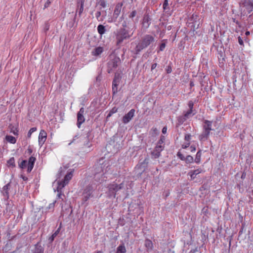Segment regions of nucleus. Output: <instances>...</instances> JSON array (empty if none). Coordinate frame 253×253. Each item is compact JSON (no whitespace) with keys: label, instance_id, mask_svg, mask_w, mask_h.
<instances>
[{"label":"nucleus","instance_id":"nucleus-24","mask_svg":"<svg viewBox=\"0 0 253 253\" xmlns=\"http://www.w3.org/2000/svg\"><path fill=\"white\" fill-rule=\"evenodd\" d=\"M95 17L99 22H102L105 18V15L101 16V11H98L95 13Z\"/></svg>","mask_w":253,"mask_h":253},{"label":"nucleus","instance_id":"nucleus-17","mask_svg":"<svg viewBox=\"0 0 253 253\" xmlns=\"http://www.w3.org/2000/svg\"><path fill=\"white\" fill-rule=\"evenodd\" d=\"M86 137H84V135H79V134L76 135L72 140L69 143V145H71L72 143H78L79 141L81 142L83 139H85Z\"/></svg>","mask_w":253,"mask_h":253},{"label":"nucleus","instance_id":"nucleus-5","mask_svg":"<svg viewBox=\"0 0 253 253\" xmlns=\"http://www.w3.org/2000/svg\"><path fill=\"white\" fill-rule=\"evenodd\" d=\"M74 169H73L70 172L65 175L63 180L60 181L58 182V186L57 188V191L58 193V197L60 198L61 195V189L64 188L66 184H67L69 181L71 179L73 175Z\"/></svg>","mask_w":253,"mask_h":253},{"label":"nucleus","instance_id":"nucleus-48","mask_svg":"<svg viewBox=\"0 0 253 253\" xmlns=\"http://www.w3.org/2000/svg\"><path fill=\"white\" fill-rule=\"evenodd\" d=\"M49 29V25L48 23H45L44 24V31L46 33Z\"/></svg>","mask_w":253,"mask_h":253},{"label":"nucleus","instance_id":"nucleus-20","mask_svg":"<svg viewBox=\"0 0 253 253\" xmlns=\"http://www.w3.org/2000/svg\"><path fill=\"white\" fill-rule=\"evenodd\" d=\"M202 171V170L201 169H198L190 171L188 174L190 175L191 179L193 180L196 178V175L200 173Z\"/></svg>","mask_w":253,"mask_h":253},{"label":"nucleus","instance_id":"nucleus-53","mask_svg":"<svg viewBox=\"0 0 253 253\" xmlns=\"http://www.w3.org/2000/svg\"><path fill=\"white\" fill-rule=\"evenodd\" d=\"M238 42L240 45H243V43H244L243 41L242 40V39L240 37H238Z\"/></svg>","mask_w":253,"mask_h":253},{"label":"nucleus","instance_id":"nucleus-51","mask_svg":"<svg viewBox=\"0 0 253 253\" xmlns=\"http://www.w3.org/2000/svg\"><path fill=\"white\" fill-rule=\"evenodd\" d=\"M193 106H194L193 102L192 101H190L188 102V107L189 108V109L193 110Z\"/></svg>","mask_w":253,"mask_h":253},{"label":"nucleus","instance_id":"nucleus-9","mask_svg":"<svg viewBox=\"0 0 253 253\" xmlns=\"http://www.w3.org/2000/svg\"><path fill=\"white\" fill-rule=\"evenodd\" d=\"M151 16L149 13L146 12L144 15L142 21V28L144 30L147 29L151 24Z\"/></svg>","mask_w":253,"mask_h":253},{"label":"nucleus","instance_id":"nucleus-15","mask_svg":"<svg viewBox=\"0 0 253 253\" xmlns=\"http://www.w3.org/2000/svg\"><path fill=\"white\" fill-rule=\"evenodd\" d=\"M90 135V133L88 132L85 136L84 135V137H86L85 139H83L81 141L84 143V146L87 148H90L92 146V144L90 141V140L91 139Z\"/></svg>","mask_w":253,"mask_h":253},{"label":"nucleus","instance_id":"nucleus-35","mask_svg":"<svg viewBox=\"0 0 253 253\" xmlns=\"http://www.w3.org/2000/svg\"><path fill=\"white\" fill-rule=\"evenodd\" d=\"M187 119V118L184 115L179 116L178 119V124H183Z\"/></svg>","mask_w":253,"mask_h":253},{"label":"nucleus","instance_id":"nucleus-3","mask_svg":"<svg viewBox=\"0 0 253 253\" xmlns=\"http://www.w3.org/2000/svg\"><path fill=\"white\" fill-rule=\"evenodd\" d=\"M133 33L124 28H120L115 32L116 44L118 48L132 37Z\"/></svg>","mask_w":253,"mask_h":253},{"label":"nucleus","instance_id":"nucleus-58","mask_svg":"<svg viewBox=\"0 0 253 253\" xmlns=\"http://www.w3.org/2000/svg\"><path fill=\"white\" fill-rule=\"evenodd\" d=\"M246 177V173L243 172L241 175V178L244 179Z\"/></svg>","mask_w":253,"mask_h":253},{"label":"nucleus","instance_id":"nucleus-10","mask_svg":"<svg viewBox=\"0 0 253 253\" xmlns=\"http://www.w3.org/2000/svg\"><path fill=\"white\" fill-rule=\"evenodd\" d=\"M123 5V2H119L116 4L114 11L113 18L111 20L109 21V22H112L113 21V19H114V21L116 20L121 12Z\"/></svg>","mask_w":253,"mask_h":253},{"label":"nucleus","instance_id":"nucleus-38","mask_svg":"<svg viewBox=\"0 0 253 253\" xmlns=\"http://www.w3.org/2000/svg\"><path fill=\"white\" fill-rule=\"evenodd\" d=\"M37 128L36 127H34L31 128L29 130V132L28 133L27 137L28 138H30L31 137L32 133H33L34 132L36 131L37 130Z\"/></svg>","mask_w":253,"mask_h":253},{"label":"nucleus","instance_id":"nucleus-26","mask_svg":"<svg viewBox=\"0 0 253 253\" xmlns=\"http://www.w3.org/2000/svg\"><path fill=\"white\" fill-rule=\"evenodd\" d=\"M28 162L27 160H22L20 162V160L18 161V166L19 167L22 169H25L26 168H28Z\"/></svg>","mask_w":253,"mask_h":253},{"label":"nucleus","instance_id":"nucleus-21","mask_svg":"<svg viewBox=\"0 0 253 253\" xmlns=\"http://www.w3.org/2000/svg\"><path fill=\"white\" fill-rule=\"evenodd\" d=\"M144 246L146 248L147 251L152 250L153 247L152 241L149 239L145 240Z\"/></svg>","mask_w":253,"mask_h":253},{"label":"nucleus","instance_id":"nucleus-27","mask_svg":"<svg viewBox=\"0 0 253 253\" xmlns=\"http://www.w3.org/2000/svg\"><path fill=\"white\" fill-rule=\"evenodd\" d=\"M126 252V249L124 245H121L117 248V251L116 253H125Z\"/></svg>","mask_w":253,"mask_h":253},{"label":"nucleus","instance_id":"nucleus-64","mask_svg":"<svg viewBox=\"0 0 253 253\" xmlns=\"http://www.w3.org/2000/svg\"><path fill=\"white\" fill-rule=\"evenodd\" d=\"M95 253H102V251H97V252Z\"/></svg>","mask_w":253,"mask_h":253},{"label":"nucleus","instance_id":"nucleus-8","mask_svg":"<svg viewBox=\"0 0 253 253\" xmlns=\"http://www.w3.org/2000/svg\"><path fill=\"white\" fill-rule=\"evenodd\" d=\"M121 77L119 74L116 73L112 82V94L115 95L118 92V86L120 84Z\"/></svg>","mask_w":253,"mask_h":253},{"label":"nucleus","instance_id":"nucleus-40","mask_svg":"<svg viewBox=\"0 0 253 253\" xmlns=\"http://www.w3.org/2000/svg\"><path fill=\"white\" fill-rule=\"evenodd\" d=\"M98 4H99L102 7L105 8L106 6V3L105 0H100L98 2Z\"/></svg>","mask_w":253,"mask_h":253},{"label":"nucleus","instance_id":"nucleus-37","mask_svg":"<svg viewBox=\"0 0 253 253\" xmlns=\"http://www.w3.org/2000/svg\"><path fill=\"white\" fill-rule=\"evenodd\" d=\"M163 7L164 10L168 11L169 9V7L168 0H164Z\"/></svg>","mask_w":253,"mask_h":253},{"label":"nucleus","instance_id":"nucleus-6","mask_svg":"<svg viewBox=\"0 0 253 253\" xmlns=\"http://www.w3.org/2000/svg\"><path fill=\"white\" fill-rule=\"evenodd\" d=\"M124 186L123 183H121L120 184H117L116 183H113L110 184L107 186L108 189V195L109 197H114L115 198L117 192L123 188Z\"/></svg>","mask_w":253,"mask_h":253},{"label":"nucleus","instance_id":"nucleus-47","mask_svg":"<svg viewBox=\"0 0 253 253\" xmlns=\"http://www.w3.org/2000/svg\"><path fill=\"white\" fill-rule=\"evenodd\" d=\"M84 0H77V4L78 7H79V5H84Z\"/></svg>","mask_w":253,"mask_h":253},{"label":"nucleus","instance_id":"nucleus-44","mask_svg":"<svg viewBox=\"0 0 253 253\" xmlns=\"http://www.w3.org/2000/svg\"><path fill=\"white\" fill-rule=\"evenodd\" d=\"M79 10H77V12H78L79 15L81 16L84 10V5H79Z\"/></svg>","mask_w":253,"mask_h":253},{"label":"nucleus","instance_id":"nucleus-19","mask_svg":"<svg viewBox=\"0 0 253 253\" xmlns=\"http://www.w3.org/2000/svg\"><path fill=\"white\" fill-rule=\"evenodd\" d=\"M10 187V183H7L3 186L2 188V193L3 196L7 199L9 198V190Z\"/></svg>","mask_w":253,"mask_h":253},{"label":"nucleus","instance_id":"nucleus-4","mask_svg":"<svg viewBox=\"0 0 253 253\" xmlns=\"http://www.w3.org/2000/svg\"><path fill=\"white\" fill-rule=\"evenodd\" d=\"M211 126V121L204 120L203 125V131L199 136V139L200 141H205L208 139L210 131L212 130Z\"/></svg>","mask_w":253,"mask_h":253},{"label":"nucleus","instance_id":"nucleus-52","mask_svg":"<svg viewBox=\"0 0 253 253\" xmlns=\"http://www.w3.org/2000/svg\"><path fill=\"white\" fill-rule=\"evenodd\" d=\"M157 66V63L156 62L153 63L151 65V71H153L154 69H155V68H156Z\"/></svg>","mask_w":253,"mask_h":253},{"label":"nucleus","instance_id":"nucleus-2","mask_svg":"<svg viewBox=\"0 0 253 253\" xmlns=\"http://www.w3.org/2000/svg\"><path fill=\"white\" fill-rule=\"evenodd\" d=\"M155 41V37L151 35L146 34L142 37L141 40L132 50V52L135 55L139 53L144 48L150 46Z\"/></svg>","mask_w":253,"mask_h":253},{"label":"nucleus","instance_id":"nucleus-61","mask_svg":"<svg viewBox=\"0 0 253 253\" xmlns=\"http://www.w3.org/2000/svg\"><path fill=\"white\" fill-rule=\"evenodd\" d=\"M190 85L191 87H192L194 85V84L193 83V82H190Z\"/></svg>","mask_w":253,"mask_h":253},{"label":"nucleus","instance_id":"nucleus-60","mask_svg":"<svg viewBox=\"0 0 253 253\" xmlns=\"http://www.w3.org/2000/svg\"><path fill=\"white\" fill-rule=\"evenodd\" d=\"M8 244H6L5 247L3 248V250H7L8 249Z\"/></svg>","mask_w":253,"mask_h":253},{"label":"nucleus","instance_id":"nucleus-55","mask_svg":"<svg viewBox=\"0 0 253 253\" xmlns=\"http://www.w3.org/2000/svg\"><path fill=\"white\" fill-rule=\"evenodd\" d=\"M21 177L23 179V180L24 181H27L28 180V177L23 175H21Z\"/></svg>","mask_w":253,"mask_h":253},{"label":"nucleus","instance_id":"nucleus-28","mask_svg":"<svg viewBox=\"0 0 253 253\" xmlns=\"http://www.w3.org/2000/svg\"><path fill=\"white\" fill-rule=\"evenodd\" d=\"M5 139L8 142L12 144H15L16 142V138L14 136L11 135H6L5 137Z\"/></svg>","mask_w":253,"mask_h":253},{"label":"nucleus","instance_id":"nucleus-46","mask_svg":"<svg viewBox=\"0 0 253 253\" xmlns=\"http://www.w3.org/2000/svg\"><path fill=\"white\" fill-rule=\"evenodd\" d=\"M6 236H7V238H8L9 240H12L14 238V236H13V237H11L10 236V232L9 230L7 231V232H6Z\"/></svg>","mask_w":253,"mask_h":253},{"label":"nucleus","instance_id":"nucleus-54","mask_svg":"<svg viewBox=\"0 0 253 253\" xmlns=\"http://www.w3.org/2000/svg\"><path fill=\"white\" fill-rule=\"evenodd\" d=\"M190 151L192 152L195 151V150H196L195 146H193V145L191 146L190 147Z\"/></svg>","mask_w":253,"mask_h":253},{"label":"nucleus","instance_id":"nucleus-33","mask_svg":"<svg viewBox=\"0 0 253 253\" xmlns=\"http://www.w3.org/2000/svg\"><path fill=\"white\" fill-rule=\"evenodd\" d=\"M118 111V109L116 107H113L109 112L107 116V119L110 118L113 114L116 113Z\"/></svg>","mask_w":253,"mask_h":253},{"label":"nucleus","instance_id":"nucleus-42","mask_svg":"<svg viewBox=\"0 0 253 253\" xmlns=\"http://www.w3.org/2000/svg\"><path fill=\"white\" fill-rule=\"evenodd\" d=\"M192 112L193 110L189 109L184 115L188 119L192 113Z\"/></svg>","mask_w":253,"mask_h":253},{"label":"nucleus","instance_id":"nucleus-1","mask_svg":"<svg viewBox=\"0 0 253 253\" xmlns=\"http://www.w3.org/2000/svg\"><path fill=\"white\" fill-rule=\"evenodd\" d=\"M102 160H99V165L101 166L100 168L101 169L102 174L97 173L95 174L94 180L84 189L83 193V201L84 203L86 202L90 197H93L92 192L96 188L97 185L105 180L103 175L107 171L106 169L108 168V165L107 163L105 164L101 163Z\"/></svg>","mask_w":253,"mask_h":253},{"label":"nucleus","instance_id":"nucleus-25","mask_svg":"<svg viewBox=\"0 0 253 253\" xmlns=\"http://www.w3.org/2000/svg\"><path fill=\"white\" fill-rule=\"evenodd\" d=\"M60 230V226L56 230V231L49 238L48 241L51 243L54 240L55 237L59 234Z\"/></svg>","mask_w":253,"mask_h":253},{"label":"nucleus","instance_id":"nucleus-18","mask_svg":"<svg viewBox=\"0 0 253 253\" xmlns=\"http://www.w3.org/2000/svg\"><path fill=\"white\" fill-rule=\"evenodd\" d=\"M104 49L103 47L98 46L95 48L92 51L91 54L93 56H97L100 55L103 51Z\"/></svg>","mask_w":253,"mask_h":253},{"label":"nucleus","instance_id":"nucleus-32","mask_svg":"<svg viewBox=\"0 0 253 253\" xmlns=\"http://www.w3.org/2000/svg\"><path fill=\"white\" fill-rule=\"evenodd\" d=\"M201 155H202L201 150H200L197 152L196 155L195 162L196 163L199 164L200 162Z\"/></svg>","mask_w":253,"mask_h":253},{"label":"nucleus","instance_id":"nucleus-13","mask_svg":"<svg viewBox=\"0 0 253 253\" xmlns=\"http://www.w3.org/2000/svg\"><path fill=\"white\" fill-rule=\"evenodd\" d=\"M135 110L131 109L127 114H126L123 118L122 121L123 123L127 124L133 117L134 115Z\"/></svg>","mask_w":253,"mask_h":253},{"label":"nucleus","instance_id":"nucleus-49","mask_svg":"<svg viewBox=\"0 0 253 253\" xmlns=\"http://www.w3.org/2000/svg\"><path fill=\"white\" fill-rule=\"evenodd\" d=\"M52 0H47L44 4V8H47L49 6Z\"/></svg>","mask_w":253,"mask_h":253},{"label":"nucleus","instance_id":"nucleus-31","mask_svg":"<svg viewBox=\"0 0 253 253\" xmlns=\"http://www.w3.org/2000/svg\"><path fill=\"white\" fill-rule=\"evenodd\" d=\"M56 202V201L54 202H52V203H50L48 207H47L45 210V212H48V211H53V210H54V206H55V203Z\"/></svg>","mask_w":253,"mask_h":253},{"label":"nucleus","instance_id":"nucleus-62","mask_svg":"<svg viewBox=\"0 0 253 253\" xmlns=\"http://www.w3.org/2000/svg\"><path fill=\"white\" fill-rule=\"evenodd\" d=\"M122 26H123V27H122V28H125L126 27V23H123V25H122Z\"/></svg>","mask_w":253,"mask_h":253},{"label":"nucleus","instance_id":"nucleus-59","mask_svg":"<svg viewBox=\"0 0 253 253\" xmlns=\"http://www.w3.org/2000/svg\"><path fill=\"white\" fill-rule=\"evenodd\" d=\"M189 145H190V143H187L186 145H185V146H184L183 145V146H182V147H183V148H186L187 147H189Z\"/></svg>","mask_w":253,"mask_h":253},{"label":"nucleus","instance_id":"nucleus-43","mask_svg":"<svg viewBox=\"0 0 253 253\" xmlns=\"http://www.w3.org/2000/svg\"><path fill=\"white\" fill-rule=\"evenodd\" d=\"M177 156L180 160L185 161V157L179 152L177 153Z\"/></svg>","mask_w":253,"mask_h":253},{"label":"nucleus","instance_id":"nucleus-23","mask_svg":"<svg viewBox=\"0 0 253 253\" xmlns=\"http://www.w3.org/2000/svg\"><path fill=\"white\" fill-rule=\"evenodd\" d=\"M97 29L98 33L100 35H103L105 33V32L106 31V29L104 25H101V24L97 26Z\"/></svg>","mask_w":253,"mask_h":253},{"label":"nucleus","instance_id":"nucleus-41","mask_svg":"<svg viewBox=\"0 0 253 253\" xmlns=\"http://www.w3.org/2000/svg\"><path fill=\"white\" fill-rule=\"evenodd\" d=\"M166 44L165 42H163L161 43L160 45L159 50L161 51H163L166 47Z\"/></svg>","mask_w":253,"mask_h":253},{"label":"nucleus","instance_id":"nucleus-11","mask_svg":"<svg viewBox=\"0 0 253 253\" xmlns=\"http://www.w3.org/2000/svg\"><path fill=\"white\" fill-rule=\"evenodd\" d=\"M84 108L83 107L80 109V111L77 114V126L79 128L80 127L81 125L84 122L85 119L84 117Z\"/></svg>","mask_w":253,"mask_h":253},{"label":"nucleus","instance_id":"nucleus-29","mask_svg":"<svg viewBox=\"0 0 253 253\" xmlns=\"http://www.w3.org/2000/svg\"><path fill=\"white\" fill-rule=\"evenodd\" d=\"M7 165L8 167L14 168L15 167V160L14 157L11 158L9 160L7 161Z\"/></svg>","mask_w":253,"mask_h":253},{"label":"nucleus","instance_id":"nucleus-63","mask_svg":"<svg viewBox=\"0 0 253 253\" xmlns=\"http://www.w3.org/2000/svg\"><path fill=\"white\" fill-rule=\"evenodd\" d=\"M18 249L17 248L16 250H15L14 251L12 252V253H17Z\"/></svg>","mask_w":253,"mask_h":253},{"label":"nucleus","instance_id":"nucleus-50","mask_svg":"<svg viewBox=\"0 0 253 253\" xmlns=\"http://www.w3.org/2000/svg\"><path fill=\"white\" fill-rule=\"evenodd\" d=\"M191 135L190 134H187L185 135L184 139L186 141H189L191 139Z\"/></svg>","mask_w":253,"mask_h":253},{"label":"nucleus","instance_id":"nucleus-57","mask_svg":"<svg viewBox=\"0 0 253 253\" xmlns=\"http://www.w3.org/2000/svg\"><path fill=\"white\" fill-rule=\"evenodd\" d=\"M28 153H29L30 154H31L32 153L33 150H32V149L31 148H29L28 149Z\"/></svg>","mask_w":253,"mask_h":253},{"label":"nucleus","instance_id":"nucleus-34","mask_svg":"<svg viewBox=\"0 0 253 253\" xmlns=\"http://www.w3.org/2000/svg\"><path fill=\"white\" fill-rule=\"evenodd\" d=\"M184 161L187 164L193 163L194 161L193 157L191 155H188L186 156V157H185Z\"/></svg>","mask_w":253,"mask_h":253},{"label":"nucleus","instance_id":"nucleus-45","mask_svg":"<svg viewBox=\"0 0 253 253\" xmlns=\"http://www.w3.org/2000/svg\"><path fill=\"white\" fill-rule=\"evenodd\" d=\"M136 13L137 12L136 10H133L129 15V17L130 18H133L135 16Z\"/></svg>","mask_w":253,"mask_h":253},{"label":"nucleus","instance_id":"nucleus-22","mask_svg":"<svg viewBox=\"0 0 253 253\" xmlns=\"http://www.w3.org/2000/svg\"><path fill=\"white\" fill-rule=\"evenodd\" d=\"M44 248L38 243L35 245V251L34 253H43Z\"/></svg>","mask_w":253,"mask_h":253},{"label":"nucleus","instance_id":"nucleus-14","mask_svg":"<svg viewBox=\"0 0 253 253\" xmlns=\"http://www.w3.org/2000/svg\"><path fill=\"white\" fill-rule=\"evenodd\" d=\"M46 137L47 134L45 131L43 129L41 130L39 136V144L41 147L44 144Z\"/></svg>","mask_w":253,"mask_h":253},{"label":"nucleus","instance_id":"nucleus-7","mask_svg":"<svg viewBox=\"0 0 253 253\" xmlns=\"http://www.w3.org/2000/svg\"><path fill=\"white\" fill-rule=\"evenodd\" d=\"M121 62L119 57L115 56L108 63V72L111 73L115 69L117 68Z\"/></svg>","mask_w":253,"mask_h":253},{"label":"nucleus","instance_id":"nucleus-56","mask_svg":"<svg viewBox=\"0 0 253 253\" xmlns=\"http://www.w3.org/2000/svg\"><path fill=\"white\" fill-rule=\"evenodd\" d=\"M167 127L166 126L164 127L162 129L163 133H164V134L166 133L167 132Z\"/></svg>","mask_w":253,"mask_h":253},{"label":"nucleus","instance_id":"nucleus-39","mask_svg":"<svg viewBox=\"0 0 253 253\" xmlns=\"http://www.w3.org/2000/svg\"><path fill=\"white\" fill-rule=\"evenodd\" d=\"M172 63H170L169 65L167 67L166 70L167 74H170L172 72V67H171Z\"/></svg>","mask_w":253,"mask_h":253},{"label":"nucleus","instance_id":"nucleus-36","mask_svg":"<svg viewBox=\"0 0 253 253\" xmlns=\"http://www.w3.org/2000/svg\"><path fill=\"white\" fill-rule=\"evenodd\" d=\"M165 137L164 136L162 135L160 137V139L159 140V141L157 142V145H164L165 146Z\"/></svg>","mask_w":253,"mask_h":253},{"label":"nucleus","instance_id":"nucleus-16","mask_svg":"<svg viewBox=\"0 0 253 253\" xmlns=\"http://www.w3.org/2000/svg\"><path fill=\"white\" fill-rule=\"evenodd\" d=\"M36 160V158L34 157H33V156H31L29 158L28 161H27V162H28V163H27L28 164L27 172H28L29 173L32 171V169H33Z\"/></svg>","mask_w":253,"mask_h":253},{"label":"nucleus","instance_id":"nucleus-30","mask_svg":"<svg viewBox=\"0 0 253 253\" xmlns=\"http://www.w3.org/2000/svg\"><path fill=\"white\" fill-rule=\"evenodd\" d=\"M245 7L249 13H251L253 11V3L250 2H248L246 4Z\"/></svg>","mask_w":253,"mask_h":253},{"label":"nucleus","instance_id":"nucleus-12","mask_svg":"<svg viewBox=\"0 0 253 253\" xmlns=\"http://www.w3.org/2000/svg\"><path fill=\"white\" fill-rule=\"evenodd\" d=\"M164 145H156L154 150L152 152V155L154 158L157 159L161 156V152L164 150Z\"/></svg>","mask_w":253,"mask_h":253}]
</instances>
